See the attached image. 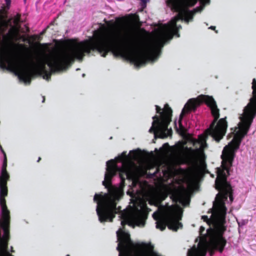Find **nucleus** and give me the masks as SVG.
Instances as JSON below:
<instances>
[{"label":"nucleus","mask_w":256,"mask_h":256,"mask_svg":"<svg viewBox=\"0 0 256 256\" xmlns=\"http://www.w3.org/2000/svg\"><path fill=\"white\" fill-rule=\"evenodd\" d=\"M0 256H12L6 251L10 240V212L8 210L5 197H0Z\"/></svg>","instance_id":"0eeeda50"},{"label":"nucleus","mask_w":256,"mask_h":256,"mask_svg":"<svg viewBox=\"0 0 256 256\" xmlns=\"http://www.w3.org/2000/svg\"><path fill=\"white\" fill-rule=\"evenodd\" d=\"M164 146H168V143H166L163 145Z\"/></svg>","instance_id":"c9c22d12"},{"label":"nucleus","mask_w":256,"mask_h":256,"mask_svg":"<svg viewBox=\"0 0 256 256\" xmlns=\"http://www.w3.org/2000/svg\"><path fill=\"white\" fill-rule=\"evenodd\" d=\"M45 30H43V31L41 32V34H43L44 33V32H45Z\"/></svg>","instance_id":"58836bf2"},{"label":"nucleus","mask_w":256,"mask_h":256,"mask_svg":"<svg viewBox=\"0 0 256 256\" xmlns=\"http://www.w3.org/2000/svg\"><path fill=\"white\" fill-rule=\"evenodd\" d=\"M0 150L2 151V154H4H4H6L5 152L4 151V150H3L2 146L0 145Z\"/></svg>","instance_id":"2f4dec72"},{"label":"nucleus","mask_w":256,"mask_h":256,"mask_svg":"<svg viewBox=\"0 0 256 256\" xmlns=\"http://www.w3.org/2000/svg\"><path fill=\"white\" fill-rule=\"evenodd\" d=\"M214 206L215 210H214V212L212 215V220H210V218H209L207 216H202V219L208 224H210V222L212 220L214 226V214L216 212V204H214ZM213 230H214V228Z\"/></svg>","instance_id":"5701e85b"},{"label":"nucleus","mask_w":256,"mask_h":256,"mask_svg":"<svg viewBox=\"0 0 256 256\" xmlns=\"http://www.w3.org/2000/svg\"><path fill=\"white\" fill-rule=\"evenodd\" d=\"M135 16L136 17V19L138 20V16Z\"/></svg>","instance_id":"ea45409f"},{"label":"nucleus","mask_w":256,"mask_h":256,"mask_svg":"<svg viewBox=\"0 0 256 256\" xmlns=\"http://www.w3.org/2000/svg\"><path fill=\"white\" fill-rule=\"evenodd\" d=\"M156 113H158V114H160V116H159V118H161L162 114L164 112V108H165V106H164V110H163L162 112H161L162 109H161V108L159 106H156Z\"/></svg>","instance_id":"a878e982"},{"label":"nucleus","mask_w":256,"mask_h":256,"mask_svg":"<svg viewBox=\"0 0 256 256\" xmlns=\"http://www.w3.org/2000/svg\"><path fill=\"white\" fill-rule=\"evenodd\" d=\"M174 124H175V128H176V130H177V131H178V128H177V126H176V122H174Z\"/></svg>","instance_id":"f704fd0d"},{"label":"nucleus","mask_w":256,"mask_h":256,"mask_svg":"<svg viewBox=\"0 0 256 256\" xmlns=\"http://www.w3.org/2000/svg\"><path fill=\"white\" fill-rule=\"evenodd\" d=\"M40 160H41V158H40V157H39V158H38V160H37V162H40Z\"/></svg>","instance_id":"4c0bfd02"},{"label":"nucleus","mask_w":256,"mask_h":256,"mask_svg":"<svg viewBox=\"0 0 256 256\" xmlns=\"http://www.w3.org/2000/svg\"><path fill=\"white\" fill-rule=\"evenodd\" d=\"M7 9L4 6H2V8L0 9V14L2 15V14H7Z\"/></svg>","instance_id":"bb28decb"},{"label":"nucleus","mask_w":256,"mask_h":256,"mask_svg":"<svg viewBox=\"0 0 256 256\" xmlns=\"http://www.w3.org/2000/svg\"><path fill=\"white\" fill-rule=\"evenodd\" d=\"M6 22V20H2L0 24V31L4 32L5 31L6 28L9 26V25Z\"/></svg>","instance_id":"b1692460"},{"label":"nucleus","mask_w":256,"mask_h":256,"mask_svg":"<svg viewBox=\"0 0 256 256\" xmlns=\"http://www.w3.org/2000/svg\"><path fill=\"white\" fill-rule=\"evenodd\" d=\"M252 96L249 102L244 109V112L253 122L256 116V80L254 78L252 82Z\"/></svg>","instance_id":"4468645a"},{"label":"nucleus","mask_w":256,"mask_h":256,"mask_svg":"<svg viewBox=\"0 0 256 256\" xmlns=\"http://www.w3.org/2000/svg\"><path fill=\"white\" fill-rule=\"evenodd\" d=\"M197 2L196 0H167V6L172 11L178 12L177 15L172 20L171 22L173 28L176 26V22L180 20H184L187 23L192 20L194 16L199 10L200 8L188 10V8L194 6Z\"/></svg>","instance_id":"423d86ee"},{"label":"nucleus","mask_w":256,"mask_h":256,"mask_svg":"<svg viewBox=\"0 0 256 256\" xmlns=\"http://www.w3.org/2000/svg\"><path fill=\"white\" fill-rule=\"evenodd\" d=\"M1 17H2V19H3V18H4V16H1Z\"/></svg>","instance_id":"a19ab883"},{"label":"nucleus","mask_w":256,"mask_h":256,"mask_svg":"<svg viewBox=\"0 0 256 256\" xmlns=\"http://www.w3.org/2000/svg\"><path fill=\"white\" fill-rule=\"evenodd\" d=\"M219 192L217 194L216 198V210L214 214V223L219 224V231L220 232L226 230V208L225 206V202L229 197L230 202L234 200L233 190L231 185L226 186L218 190Z\"/></svg>","instance_id":"6e6552de"},{"label":"nucleus","mask_w":256,"mask_h":256,"mask_svg":"<svg viewBox=\"0 0 256 256\" xmlns=\"http://www.w3.org/2000/svg\"><path fill=\"white\" fill-rule=\"evenodd\" d=\"M188 102H187L186 104V105L184 106V107L182 109V112L180 114V119L178 120V124H179V126H180V130L181 132H184V126L182 124V118L184 115L190 112H187V110H188Z\"/></svg>","instance_id":"aec40b11"},{"label":"nucleus","mask_w":256,"mask_h":256,"mask_svg":"<svg viewBox=\"0 0 256 256\" xmlns=\"http://www.w3.org/2000/svg\"><path fill=\"white\" fill-rule=\"evenodd\" d=\"M182 216V214L178 206H170L167 210L165 217L157 221L156 228L162 231L168 226L170 230L177 231L179 228L182 227V224L179 222Z\"/></svg>","instance_id":"9d476101"},{"label":"nucleus","mask_w":256,"mask_h":256,"mask_svg":"<svg viewBox=\"0 0 256 256\" xmlns=\"http://www.w3.org/2000/svg\"><path fill=\"white\" fill-rule=\"evenodd\" d=\"M7 166V158L6 154H4V160L2 166L1 174L0 178H10L9 174H8L6 170Z\"/></svg>","instance_id":"6ab92c4d"},{"label":"nucleus","mask_w":256,"mask_h":256,"mask_svg":"<svg viewBox=\"0 0 256 256\" xmlns=\"http://www.w3.org/2000/svg\"><path fill=\"white\" fill-rule=\"evenodd\" d=\"M144 4H146L147 2V0H140Z\"/></svg>","instance_id":"72a5a7b5"},{"label":"nucleus","mask_w":256,"mask_h":256,"mask_svg":"<svg viewBox=\"0 0 256 256\" xmlns=\"http://www.w3.org/2000/svg\"><path fill=\"white\" fill-rule=\"evenodd\" d=\"M208 131V130L206 131V134H201L198 136V141L201 144H206V140L208 138V135H210L213 138L212 134H209V132Z\"/></svg>","instance_id":"4be33fe9"},{"label":"nucleus","mask_w":256,"mask_h":256,"mask_svg":"<svg viewBox=\"0 0 256 256\" xmlns=\"http://www.w3.org/2000/svg\"><path fill=\"white\" fill-rule=\"evenodd\" d=\"M119 160L122 162V166L118 168L114 160H111L106 162V172L104 175V180L102 184L108 190L110 194H96L94 202L97 203L96 213L100 222H112L120 207L116 208V196L112 193L114 188L112 184V178L117 172H119V176L122 182H124L126 178H131L132 171L130 164L127 162L128 156L126 152H124L118 157Z\"/></svg>","instance_id":"7ed1b4c3"},{"label":"nucleus","mask_w":256,"mask_h":256,"mask_svg":"<svg viewBox=\"0 0 256 256\" xmlns=\"http://www.w3.org/2000/svg\"><path fill=\"white\" fill-rule=\"evenodd\" d=\"M186 160L188 164L197 166L199 164L202 168L206 167V156L200 149L194 150L192 148H186Z\"/></svg>","instance_id":"f8f14e48"},{"label":"nucleus","mask_w":256,"mask_h":256,"mask_svg":"<svg viewBox=\"0 0 256 256\" xmlns=\"http://www.w3.org/2000/svg\"><path fill=\"white\" fill-rule=\"evenodd\" d=\"M94 38L75 46L68 50H58L49 56L46 60L40 59L36 64L32 61L30 66L20 64L16 59L8 56L2 58V66L7 64L10 69L16 70L19 78L26 83H30L32 76L38 74H44V78H50L51 73L46 68L47 64L52 72H60L66 70L76 60L82 61L84 54H89L92 51H98L102 57H106L112 52L108 36L100 30H95Z\"/></svg>","instance_id":"f257e3e1"},{"label":"nucleus","mask_w":256,"mask_h":256,"mask_svg":"<svg viewBox=\"0 0 256 256\" xmlns=\"http://www.w3.org/2000/svg\"><path fill=\"white\" fill-rule=\"evenodd\" d=\"M209 28L211 29V30H215L216 29V26H210Z\"/></svg>","instance_id":"473e14b6"},{"label":"nucleus","mask_w":256,"mask_h":256,"mask_svg":"<svg viewBox=\"0 0 256 256\" xmlns=\"http://www.w3.org/2000/svg\"><path fill=\"white\" fill-rule=\"evenodd\" d=\"M204 230H205V228L204 226H201L200 228V234L202 235L203 232H204Z\"/></svg>","instance_id":"c756f323"},{"label":"nucleus","mask_w":256,"mask_h":256,"mask_svg":"<svg viewBox=\"0 0 256 256\" xmlns=\"http://www.w3.org/2000/svg\"><path fill=\"white\" fill-rule=\"evenodd\" d=\"M148 212L144 210H139L134 214V218L138 226H144L146 220L148 218Z\"/></svg>","instance_id":"dca6fc26"},{"label":"nucleus","mask_w":256,"mask_h":256,"mask_svg":"<svg viewBox=\"0 0 256 256\" xmlns=\"http://www.w3.org/2000/svg\"><path fill=\"white\" fill-rule=\"evenodd\" d=\"M66 256H70L69 254L66 255Z\"/></svg>","instance_id":"79ce46f5"},{"label":"nucleus","mask_w":256,"mask_h":256,"mask_svg":"<svg viewBox=\"0 0 256 256\" xmlns=\"http://www.w3.org/2000/svg\"><path fill=\"white\" fill-rule=\"evenodd\" d=\"M8 241H10V240H9ZM6 251H7V252H8L10 254H11V255H12V256H14V255H12V253H14V248H13V247H12V246H11V247H10V251H9V250H8V248H7V249H6Z\"/></svg>","instance_id":"c85d7f7f"},{"label":"nucleus","mask_w":256,"mask_h":256,"mask_svg":"<svg viewBox=\"0 0 256 256\" xmlns=\"http://www.w3.org/2000/svg\"><path fill=\"white\" fill-rule=\"evenodd\" d=\"M241 120L242 124L238 130L235 133L232 142L222 150L224 161L230 165L234 160L236 151L239 148L242 139L247 134L253 122L244 112Z\"/></svg>","instance_id":"39448f33"},{"label":"nucleus","mask_w":256,"mask_h":256,"mask_svg":"<svg viewBox=\"0 0 256 256\" xmlns=\"http://www.w3.org/2000/svg\"><path fill=\"white\" fill-rule=\"evenodd\" d=\"M21 15L20 14H18L14 18V23L16 26L20 22Z\"/></svg>","instance_id":"393cba45"},{"label":"nucleus","mask_w":256,"mask_h":256,"mask_svg":"<svg viewBox=\"0 0 256 256\" xmlns=\"http://www.w3.org/2000/svg\"><path fill=\"white\" fill-rule=\"evenodd\" d=\"M172 110L168 104H165L164 112L162 114L161 118L156 115L152 117V126L149 130L150 133L160 134L159 138H164L172 135V128H168V126L172 121Z\"/></svg>","instance_id":"1a4fd4ad"},{"label":"nucleus","mask_w":256,"mask_h":256,"mask_svg":"<svg viewBox=\"0 0 256 256\" xmlns=\"http://www.w3.org/2000/svg\"><path fill=\"white\" fill-rule=\"evenodd\" d=\"M224 158L222 152V168H217L216 170L217 177L215 180V188L217 190L226 186H228L229 185H230V183L227 181V176L226 174V171L228 174L229 175L230 170L232 166L233 161L232 162L231 164L230 165L224 161Z\"/></svg>","instance_id":"ddd939ff"},{"label":"nucleus","mask_w":256,"mask_h":256,"mask_svg":"<svg viewBox=\"0 0 256 256\" xmlns=\"http://www.w3.org/2000/svg\"><path fill=\"white\" fill-rule=\"evenodd\" d=\"M5 2H6V8L7 10H9L11 4V0H5Z\"/></svg>","instance_id":"cd10ccee"},{"label":"nucleus","mask_w":256,"mask_h":256,"mask_svg":"<svg viewBox=\"0 0 256 256\" xmlns=\"http://www.w3.org/2000/svg\"><path fill=\"white\" fill-rule=\"evenodd\" d=\"M121 218L122 219L121 224L123 226H124L125 225L127 224L130 222V214L127 212H122L121 214Z\"/></svg>","instance_id":"412c9836"},{"label":"nucleus","mask_w":256,"mask_h":256,"mask_svg":"<svg viewBox=\"0 0 256 256\" xmlns=\"http://www.w3.org/2000/svg\"><path fill=\"white\" fill-rule=\"evenodd\" d=\"M19 29L16 26H12L8 32L4 36V40L6 41L13 40L18 36Z\"/></svg>","instance_id":"f3484780"},{"label":"nucleus","mask_w":256,"mask_h":256,"mask_svg":"<svg viewBox=\"0 0 256 256\" xmlns=\"http://www.w3.org/2000/svg\"><path fill=\"white\" fill-rule=\"evenodd\" d=\"M12 18H10V19H8V20H6V22H8L7 24H8L9 25V26H10V27H11L12 26Z\"/></svg>","instance_id":"7c9ffc66"},{"label":"nucleus","mask_w":256,"mask_h":256,"mask_svg":"<svg viewBox=\"0 0 256 256\" xmlns=\"http://www.w3.org/2000/svg\"><path fill=\"white\" fill-rule=\"evenodd\" d=\"M206 252L205 246H201L200 243L198 244V247L193 246L188 252L187 256H206Z\"/></svg>","instance_id":"2eb2a0df"},{"label":"nucleus","mask_w":256,"mask_h":256,"mask_svg":"<svg viewBox=\"0 0 256 256\" xmlns=\"http://www.w3.org/2000/svg\"><path fill=\"white\" fill-rule=\"evenodd\" d=\"M214 230L209 228L206 230V234L209 238L208 248L210 256L214 254V251L217 250L222 253L226 244V240L224 237L226 230L222 232L219 231V224L214 223Z\"/></svg>","instance_id":"9b49d317"},{"label":"nucleus","mask_w":256,"mask_h":256,"mask_svg":"<svg viewBox=\"0 0 256 256\" xmlns=\"http://www.w3.org/2000/svg\"><path fill=\"white\" fill-rule=\"evenodd\" d=\"M42 98H43V100H42V102H44V101H45V96H42Z\"/></svg>","instance_id":"e433bc0d"},{"label":"nucleus","mask_w":256,"mask_h":256,"mask_svg":"<svg viewBox=\"0 0 256 256\" xmlns=\"http://www.w3.org/2000/svg\"><path fill=\"white\" fill-rule=\"evenodd\" d=\"M202 103L208 106L214 119L208 129L209 134H212L214 138L219 142L224 136L228 128L226 117L218 120L220 118V110L212 96L200 94L196 98L190 99L188 102V112L194 111Z\"/></svg>","instance_id":"20e7f679"},{"label":"nucleus","mask_w":256,"mask_h":256,"mask_svg":"<svg viewBox=\"0 0 256 256\" xmlns=\"http://www.w3.org/2000/svg\"><path fill=\"white\" fill-rule=\"evenodd\" d=\"M180 28V25L173 28L170 21L169 24L165 25L156 32L154 39L148 44L145 50L136 48L138 45V40L132 35L122 40L120 32H118L108 38L112 52L114 55L126 58L136 66H140L158 56L165 43L172 39L174 34L179 37L178 30Z\"/></svg>","instance_id":"f03ea898"},{"label":"nucleus","mask_w":256,"mask_h":256,"mask_svg":"<svg viewBox=\"0 0 256 256\" xmlns=\"http://www.w3.org/2000/svg\"><path fill=\"white\" fill-rule=\"evenodd\" d=\"M9 178H0V197H6L8 195L7 182Z\"/></svg>","instance_id":"a211bd4d"}]
</instances>
